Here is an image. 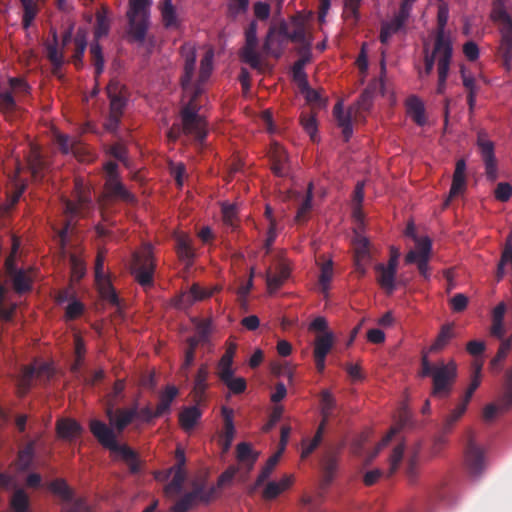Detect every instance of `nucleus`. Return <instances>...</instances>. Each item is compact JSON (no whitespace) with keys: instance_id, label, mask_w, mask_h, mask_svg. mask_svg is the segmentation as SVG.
Segmentation results:
<instances>
[{"instance_id":"obj_1","label":"nucleus","mask_w":512,"mask_h":512,"mask_svg":"<svg viewBox=\"0 0 512 512\" xmlns=\"http://www.w3.org/2000/svg\"><path fill=\"white\" fill-rule=\"evenodd\" d=\"M200 90L196 89L189 101L180 111L181 124H173L167 131L170 141H177L181 135L189 136L198 145H203L207 137V122L205 117L199 114L200 104L197 102Z\"/></svg>"},{"instance_id":"obj_2","label":"nucleus","mask_w":512,"mask_h":512,"mask_svg":"<svg viewBox=\"0 0 512 512\" xmlns=\"http://www.w3.org/2000/svg\"><path fill=\"white\" fill-rule=\"evenodd\" d=\"M421 377H430L432 379L431 396L445 399L448 398L456 382L458 370L455 361H438L431 363L426 354L421 358Z\"/></svg>"},{"instance_id":"obj_3","label":"nucleus","mask_w":512,"mask_h":512,"mask_svg":"<svg viewBox=\"0 0 512 512\" xmlns=\"http://www.w3.org/2000/svg\"><path fill=\"white\" fill-rule=\"evenodd\" d=\"M454 52L453 37H433L432 43L423 44V68H418V76L423 79L429 76L434 66L437 71L450 70Z\"/></svg>"},{"instance_id":"obj_4","label":"nucleus","mask_w":512,"mask_h":512,"mask_svg":"<svg viewBox=\"0 0 512 512\" xmlns=\"http://www.w3.org/2000/svg\"><path fill=\"white\" fill-rule=\"evenodd\" d=\"M490 19L498 25L501 36L499 52L503 65H512V3L510 0H493Z\"/></svg>"},{"instance_id":"obj_5","label":"nucleus","mask_w":512,"mask_h":512,"mask_svg":"<svg viewBox=\"0 0 512 512\" xmlns=\"http://www.w3.org/2000/svg\"><path fill=\"white\" fill-rule=\"evenodd\" d=\"M89 428L98 442L112 452L118 453L128 465L131 474H137L141 470V462L137 453L126 444H119L117 437L111 427L104 422L93 419L89 423Z\"/></svg>"},{"instance_id":"obj_6","label":"nucleus","mask_w":512,"mask_h":512,"mask_svg":"<svg viewBox=\"0 0 512 512\" xmlns=\"http://www.w3.org/2000/svg\"><path fill=\"white\" fill-rule=\"evenodd\" d=\"M106 92L109 99V113L104 122V128L108 132L116 133L127 108L130 92L127 86L117 79L110 80Z\"/></svg>"},{"instance_id":"obj_7","label":"nucleus","mask_w":512,"mask_h":512,"mask_svg":"<svg viewBox=\"0 0 512 512\" xmlns=\"http://www.w3.org/2000/svg\"><path fill=\"white\" fill-rule=\"evenodd\" d=\"M152 0H129L126 13L128 20V37L131 42L143 43L148 27Z\"/></svg>"},{"instance_id":"obj_8","label":"nucleus","mask_w":512,"mask_h":512,"mask_svg":"<svg viewBox=\"0 0 512 512\" xmlns=\"http://www.w3.org/2000/svg\"><path fill=\"white\" fill-rule=\"evenodd\" d=\"M75 186L77 188V195L75 200L65 199L63 201L64 206V214L66 217V221L64 227L60 229L57 233L58 241L61 248H65L68 241V232L73 225V222L78 217H83L91 208L92 202L87 193L84 190H81L79 187V183L76 182Z\"/></svg>"},{"instance_id":"obj_9","label":"nucleus","mask_w":512,"mask_h":512,"mask_svg":"<svg viewBox=\"0 0 512 512\" xmlns=\"http://www.w3.org/2000/svg\"><path fill=\"white\" fill-rule=\"evenodd\" d=\"M132 274L142 287H151L154 281L155 262L152 248L145 245L140 253L133 255Z\"/></svg>"},{"instance_id":"obj_10","label":"nucleus","mask_w":512,"mask_h":512,"mask_svg":"<svg viewBox=\"0 0 512 512\" xmlns=\"http://www.w3.org/2000/svg\"><path fill=\"white\" fill-rule=\"evenodd\" d=\"M464 466L473 477L480 476L487 466L485 450L477 444L472 430L467 431V441L464 448Z\"/></svg>"},{"instance_id":"obj_11","label":"nucleus","mask_w":512,"mask_h":512,"mask_svg":"<svg viewBox=\"0 0 512 512\" xmlns=\"http://www.w3.org/2000/svg\"><path fill=\"white\" fill-rule=\"evenodd\" d=\"M258 24L255 20L251 21L245 29V44L240 50V59L242 62L248 64L253 69H258L261 66V55L258 51V37H257Z\"/></svg>"},{"instance_id":"obj_12","label":"nucleus","mask_w":512,"mask_h":512,"mask_svg":"<svg viewBox=\"0 0 512 512\" xmlns=\"http://www.w3.org/2000/svg\"><path fill=\"white\" fill-rule=\"evenodd\" d=\"M432 242L428 237L417 240L416 249L410 250L405 256L407 264L415 263L420 275L425 279H430L429 260L431 257Z\"/></svg>"},{"instance_id":"obj_13","label":"nucleus","mask_w":512,"mask_h":512,"mask_svg":"<svg viewBox=\"0 0 512 512\" xmlns=\"http://www.w3.org/2000/svg\"><path fill=\"white\" fill-rule=\"evenodd\" d=\"M477 146L485 167L487 180L494 182L499 177L497 160L494 153V143L487 139L484 132H479L477 137Z\"/></svg>"},{"instance_id":"obj_14","label":"nucleus","mask_w":512,"mask_h":512,"mask_svg":"<svg viewBox=\"0 0 512 512\" xmlns=\"http://www.w3.org/2000/svg\"><path fill=\"white\" fill-rule=\"evenodd\" d=\"M52 376V368L47 362L34 363L29 366L23 367L19 380L18 392L21 397L25 396L31 388L32 380L35 377L47 378Z\"/></svg>"},{"instance_id":"obj_15","label":"nucleus","mask_w":512,"mask_h":512,"mask_svg":"<svg viewBox=\"0 0 512 512\" xmlns=\"http://www.w3.org/2000/svg\"><path fill=\"white\" fill-rule=\"evenodd\" d=\"M102 201L105 203L121 201L131 204L136 202V197L126 188L120 178H110L105 179Z\"/></svg>"},{"instance_id":"obj_16","label":"nucleus","mask_w":512,"mask_h":512,"mask_svg":"<svg viewBox=\"0 0 512 512\" xmlns=\"http://www.w3.org/2000/svg\"><path fill=\"white\" fill-rule=\"evenodd\" d=\"M341 446L328 447L321 459V469L323 473L322 484L328 486L335 477L338 468Z\"/></svg>"},{"instance_id":"obj_17","label":"nucleus","mask_w":512,"mask_h":512,"mask_svg":"<svg viewBox=\"0 0 512 512\" xmlns=\"http://www.w3.org/2000/svg\"><path fill=\"white\" fill-rule=\"evenodd\" d=\"M290 268L284 262H279L274 268L270 267L266 271V284L270 294L275 293L289 278Z\"/></svg>"},{"instance_id":"obj_18","label":"nucleus","mask_w":512,"mask_h":512,"mask_svg":"<svg viewBox=\"0 0 512 512\" xmlns=\"http://www.w3.org/2000/svg\"><path fill=\"white\" fill-rule=\"evenodd\" d=\"M269 158L273 173L279 177L288 174V155L286 150L278 143H273L269 150Z\"/></svg>"},{"instance_id":"obj_19","label":"nucleus","mask_w":512,"mask_h":512,"mask_svg":"<svg viewBox=\"0 0 512 512\" xmlns=\"http://www.w3.org/2000/svg\"><path fill=\"white\" fill-rule=\"evenodd\" d=\"M181 51L185 59L184 73L181 77V85L183 90L187 93L190 90L193 91L191 86V80L193 78L195 70L196 52L195 49L188 44L183 45L181 47Z\"/></svg>"},{"instance_id":"obj_20","label":"nucleus","mask_w":512,"mask_h":512,"mask_svg":"<svg viewBox=\"0 0 512 512\" xmlns=\"http://www.w3.org/2000/svg\"><path fill=\"white\" fill-rule=\"evenodd\" d=\"M222 290L221 285H214L211 288H203L199 284L194 283L187 293L182 294L180 298V306L192 305L195 301H201L213 296Z\"/></svg>"},{"instance_id":"obj_21","label":"nucleus","mask_w":512,"mask_h":512,"mask_svg":"<svg viewBox=\"0 0 512 512\" xmlns=\"http://www.w3.org/2000/svg\"><path fill=\"white\" fill-rule=\"evenodd\" d=\"M137 415V407L130 409H117L113 410L112 407H108L106 410V416L110 423L121 433L135 418Z\"/></svg>"},{"instance_id":"obj_22","label":"nucleus","mask_w":512,"mask_h":512,"mask_svg":"<svg viewBox=\"0 0 512 512\" xmlns=\"http://www.w3.org/2000/svg\"><path fill=\"white\" fill-rule=\"evenodd\" d=\"M195 502L208 504L217 498V487H207L206 478L196 480L192 483V490L187 492Z\"/></svg>"},{"instance_id":"obj_23","label":"nucleus","mask_w":512,"mask_h":512,"mask_svg":"<svg viewBox=\"0 0 512 512\" xmlns=\"http://www.w3.org/2000/svg\"><path fill=\"white\" fill-rule=\"evenodd\" d=\"M377 273V283L387 293L392 294L396 289L397 269L379 263L375 266Z\"/></svg>"},{"instance_id":"obj_24","label":"nucleus","mask_w":512,"mask_h":512,"mask_svg":"<svg viewBox=\"0 0 512 512\" xmlns=\"http://www.w3.org/2000/svg\"><path fill=\"white\" fill-rule=\"evenodd\" d=\"M465 172H466V162L464 159H459L455 165L452 184H451L450 191H449V198H454L465 191V189H466Z\"/></svg>"},{"instance_id":"obj_25","label":"nucleus","mask_w":512,"mask_h":512,"mask_svg":"<svg viewBox=\"0 0 512 512\" xmlns=\"http://www.w3.org/2000/svg\"><path fill=\"white\" fill-rule=\"evenodd\" d=\"M56 431L59 438L66 441H73L82 433L83 429L77 421L64 418L57 421Z\"/></svg>"},{"instance_id":"obj_26","label":"nucleus","mask_w":512,"mask_h":512,"mask_svg":"<svg viewBox=\"0 0 512 512\" xmlns=\"http://www.w3.org/2000/svg\"><path fill=\"white\" fill-rule=\"evenodd\" d=\"M333 115L337 120L338 126L342 129L344 140L349 141L353 134L351 110L344 112L343 104L338 102L333 108Z\"/></svg>"},{"instance_id":"obj_27","label":"nucleus","mask_w":512,"mask_h":512,"mask_svg":"<svg viewBox=\"0 0 512 512\" xmlns=\"http://www.w3.org/2000/svg\"><path fill=\"white\" fill-rule=\"evenodd\" d=\"M293 483L292 475H285L278 482L270 481L267 483L263 490L262 496L265 500H273L277 498L282 492L291 487Z\"/></svg>"},{"instance_id":"obj_28","label":"nucleus","mask_w":512,"mask_h":512,"mask_svg":"<svg viewBox=\"0 0 512 512\" xmlns=\"http://www.w3.org/2000/svg\"><path fill=\"white\" fill-rule=\"evenodd\" d=\"M406 109L408 115L417 125L424 126L427 123L424 103L421 101L420 98L414 95L410 96L406 100Z\"/></svg>"},{"instance_id":"obj_29","label":"nucleus","mask_w":512,"mask_h":512,"mask_svg":"<svg viewBox=\"0 0 512 512\" xmlns=\"http://www.w3.org/2000/svg\"><path fill=\"white\" fill-rule=\"evenodd\" d=\"M95 283L101 298L110 304L117 306L119 297L107 275L95 277Z\"/></svg>"},{"instance_id":"obj_30","label":"nucleus","mask_w":512,"mask_h":512,"mask_svg":"<svg viewBox=\"0 0 512 512\" xmlns=\"http://www.w3.org/2000/svg\"><path fill=\"white\" fill-rule=\"evenodd\" d=\"M160 12L165 28L176 29L179 27L176 8L173 5L172 0H163L162 4L160 5Z\"/></svg>"},{"instance_id":"obj_31","label":"nucleus","mask_w":512,"mask_h":512,"mask_svg":"<svg viewBox=\"0 0 512 512\" xmlns=\"http://www.w3.org/2000/svg\"><path fill=\"white\" fill-rule=\"evenodd\" d=\"M178 395V389L173 385L166 386L165 390L159 395V403L156 406V415L168 414L171 410V404Z\"/></svg>"},{"instance_id":"obj_32","label":"nucleus","mask_w":512,"mask_h":512,"mask_svg":"<svg viewBox=\"0 0 512 512\" xmlns=\"http://www.w3.org/2000/svg\"><path fill=\"white\" fill-rule=\"evenodd\" d=\"M201 418V411L196 406L185 407L179 414V422L183 430H192L199 419Z\"/></svg>"},{"instance_id":"obj_33","label":"nucleus","mask_w":512,"mask_h":512,"mask_svg":"<svg viewBox=\"0 0 512 512\" xmlns=\"http://www.w3.org/2000/svg\"><path fill=\"white\" fill-rule=\"evenodd\" d=\"M454 337L453 324L448 323L443 325L435 341L430 346L429 351L434 353L443 350Z\"/></svg>"},{"instance_id":"obj_34","label":"nucleus","mask_w":512,"mask_h":512,"mask_svg":"<svg viewBox=\"0 0 512 512\" xmlns=\"http://www.w3.org/2000/svg\"><path fill=\"white\" fill-rule=\"evenodd\" d=\"M75 48L72 55V61L77 69H80L83 66V56L87 47V38L86 32L83 30H78L74 39H73Z\"/></svg>"},{"instance_id":"obj_35","label":"nucleus","mask_w":512,"mask_h":512,"mask_svg":"<svg viewBox=\"0 0 512 512\" xmlns=\"http://www.w3.org/2000/svg\"><path fill=\"white\" fill-rule=\"evenodd\" d=\"M290 31L288 29V25L286 22H281L277 27L272 26L269 28L267 35L265 37L262 50L263 52H271L274 47V36L275 34H279V36H283V38L289 40Z\"/></svg>"},{"instance_id":"obj_36","label":"nucleus","mask_w":512,"mask_h":512,"mask_svg":"<svg viewBox=\"0 0 512 512\" xmlns=\"http://www.w3.org/2000/svg\"><path fill=\"white\" fill-rule=\"evenodd\" d=\"M280 457L281 451H277L275 454L268 458L264 467L259 473L254 486L250 489V493H253L256 488L260 487L270 477L276 465L278 464Z\"/></svg>"},{"instance_id":"obj_37","label":"nucleus","mask_w":512,"mask_h":512,"mask_svg":"<svg viewBox=\"0 0 512 512\" xmlns=\"http://www.w3.org/2000/svg\"><path fill=\"white\" fill-rule=\"evenodd\" d=\"M10 278L13 288L18 294L26 293L32 289V278L26 270L20 269L11 275Z\"/></svg>"},{"instance_id":"obj_38","label":"nucleus","mask_w":512,"mask_h":512,"mask_svg":"<svg viewBox=\"0 0 512 512\" xmlns=\"http://www.w3.org/2000/svg\"><path fill=\"white\" fill-rule=\"evenodd\" d=\"M237 459L246 463L248 469H252L259 457V453L254 451L249 443L241 442L236 447Z\"/></svg>"},{"instance_id":"obj_39","label":"nucleus","mask_w":512,"mask_h":512,"mask_svg":"<svg viewBox=\"0 0 512 512\" xmlns=\"http://www.w3.org/2000/svg\"><path fill=\"white\" fill-rule=\"evenodd\" d=\"M468 404L461 401L444 419L442 429L444 434H450L455 424L466 412Z\"/></svg>"},{"instance_id":"obj_40","label":"nucleus","mask_w":512,"mask_h":512,"mask_svg":"<svg viewBox=\"0 0 512 512\" xmlns=\"http://www.w3.org/2000/svg\"><path fill=\"white\" fill-rule=\"evenodd\" d=\"M334 337L331 332H325L315 339L314 356L326 357L333 347Z\"/></svg>"},{"instance_id":"obj_41","label":"nucleus","mask_w":512,"mask_h":512,"mask_svg":"<svg viewBox=\"0 0 512 512\" xmlns=\"http://www.w3.org/2000/svg\"><path fill=\"white\" fill-rule=\"evenodd\" d=\"M172 475V480L169 483H167L164 487V494L167 497H174L180 494L187 477L186 472L179 471H173Z\"/></svg>"},{"instance_id":"obj_42","label":"nucleus","mask_w":512,"mask_h":512,"mask_svg":"<svg viewBox=\"0 0 512 512\" xmlns=\"http://www.w3.org/2000/svg\"><path fill=\"white\" fill-rule=\"evenodd\" d=\"M17 109L16 99L9 89H0V111L6 118L13 116Z\"/></svg>"},{"instance_id":"obj_43","label":"nucleus","mask_w":512,"mask_h":512,"mask_svg":"<svg viewBox=\"0 0 512 512\" xmlns=\"http://www.w3.org/2000/svg\"><path fill=\"white\" fill-rule=\"evenodd\" d=\"M449 19V10L446 5H440L437 13V27L433 37H453L451 31L446 29Z\"/></svg>"},{"instance_id":"obj_44","label":"nucleus","mask_w":512,"mask_h":512,"mask_svg":"<svg viewBox=\"0 0 512 512\" xmlns=\"http://www.w3.org/2000/svg\"><path fill=\"white\" fill-rule=\"evenodd\" d=\"M27 161L32 177L35 180H41L43 178L45 163L40 153L37 150H32Z\"/></svg>"},{"instance_id":"obj_45","label":"nucleus","mask_w":512,"mask_h":512,"mask_svg":"<svg viewBox=\"0 0 512 512\" xmlns=\"http://www.w3.org/2000/svg\"><path fill=\"white\" fill-rule=\"evenodd\" d=\"M312 184L310 183L307 189V193L305 198L303 199L301 205L299 206L297 213L295 215V222L298 224H302L307 221L308 214L312 209V199H313V192H312Z\"/></svg>"},{"instance_id":"obj_46","label":"nucleus","mask_w":512,"mask_h":512,"mask_svg":"<svg viewBox=\"0 0 512 512\" xmlns=\"http://www.w3.org/2000/svg\"><path fill=\"white\" fill-rule=\"evenodd\" d=\"M416 0H402L398 13L392 19L396 29H402L410 17L412 7Z\"/></svg>"},{"instance_id":"obj_47","label":"nucleus","mask_w":512,"mask_h":512,"mask_svg":"<svg viewBox=\"0 0 512 512\" xmlns=\"http://www.w3.org/2000/svg\"><path fill=\"white\" fill-rule=\"evenodd\" d=\"M6 294V288L0 284V320L10 322L13 319L17 306L15 303L6 305Z\"/></svg>"},{"instance_id":"obj_48","label":"nucleus","mask_w":512,"mask_h":512,"mask_svg":"<svg viewBox=\"0 0 512 512\" xmlns=\"http://www.w3.org/2000/svg\"><path fill=\"white\" fill-rule=\"evenodd\" d=\"M212 62H213V52L210 50V51H207L204 55V57L201 59V63H200V71H199V83L198 85L193 88V92L196 90V89H199L201 90L200 88V83H204L205 81H207V79L209 78L211 72H212ZM202 92V91H200ZM201 93H199L200 95Z\"/></svg>"},{"instance_id":"obj_49","label":"nucleus","mask_w":512,"mask_h":512,"mask_svg":"<svg viewBox=\"0 0 512 512\" xmlns=\"http://www.w3.org/2000/svg\"><path fill=\"white\" fill-rule=\"evenodd\" d=\"M298 86H299L300 93L304 96L307 103H309L311 105L318 106V107H321L322 105H324L323 99H322L319 91L311 88L309 86L308 81H303V83H299Z\"/></svg>"},{"instance_id":"obj_50","label":"nucleus","mask_w":512,"mask_h":512,"mask_svg":"<svg viewBox=\"0 0 512 512\" xmlns=\"http://www.w3.org/2000/svg\"><path fill=\"white\" fill-rule=\"evenodd\" d=\"M209 371L207 365H201L197 371V374L195 376L194 380V393L197 397L201 398L208 385H207V379H208Z\"/></svg>"},{"instance_id":"obj_51","label":"nucleus","mask_w":512,"mask_h":512,"mask_svg":"<svg viewBox=\"0 0 512 512\" xmlns=\"http://www.w3.org/2000/svg\"><path fill=\"white\" fill-rule=\"evenodd\" d=\"M90 54L92 63L95 68L96 77L100 76L104 71V57L102 53V47L98 41H93L90 45Z\"/></svg>"},{"instance_id":"obj_52","label":"nucleus","mask_w":512,"mask_h":512,"mask_svg":"<svg viewBox=\"0 0 512 512\" xmlns=\"http://www.w3.org/2000/svg\"><path fill=\"white\" fill-rule=\"evenodd\" d=\"M354 259L370 261L369 240L358 235L354 240Z\"/></svg>"},{"instance_id":"obj_53","label":"nucleus","mask_w":512,"mask_h":512,"mask_svg":"<svg viewBox=\"0 0 512 512\" xmlns=\"http://www.w3.org/2000/svg\"><path fill=\"white\" fill-rule=\"evenodd\" d=\"M34 442H29L18 453V466L21 471H26L30 468L34 458Z\"/></svg>"},{"instance_id":"obj_54","label":"nucleus","mask_w":512,"mask_h":512,"mask_svg":"<svg viewBox=\"0 0 512 512\" xmlns=\"http://www.w3.org/2000/svg\"><path fill=\"white\" fill-rule=\"evenodd\" d=\"M332 278H333V262H332V260H328L322 264L321 273L319 276V285L321 288V292L323 294H327Z\"/></svg>"},{"instance_id":"obj_55","label":"nucleus","mask_w":512,"mask_h":512,"mask_svg":"<svg viewBox=\"0 0 512 512\" xmlns=\"http://www.w3.org/2000/svg\"><path fill=\"white\" fill-rule=\"evenodd\" d=\"M10 504L14 512H29V498L23 489L14 492Z\"/></svg>"},{"instance_id":"obj_56","label":"nucleus","mask_w":512,"mask_h":512,"mask_svg":"<svg viewBox=\"0 0 512 512\" xmlns=\"http://www.w3.org/2000/svg\"><path fill=\"white\" fill-rule=\"evenodd\" d=\"M48 488L64 500L69 501L73 497V492L64 479H55L51 481Z\"/></svg>"},{"instance_id":"obj_57","label":"nucleus","mask_w":512,"mask_h":512,"mask_svg":"<svg viewBox=\"0 0 512 512\" xmlns=\"http://www.w3.org/2000/svg\"><path fill=\"white\" fill-rule=\"evenodd\" d=\"M321 415L323 418L329 419L336 407V400L330 391L324 390L320 395Z\"/></svg>"},{"instance_id":"obj_58","label":"nucleus","mask_w":512,"mask_h":512,"mask_svg":"<svg viewBox=\"0 0 512 512\" xmlns=\"http://www.w3.org/2000/svg\"><path fill=\"white\" fill-rule=\"evenodd\" d=\"M23 7V27L27 29L35 19L38 8L34 0H20Z\"/></svg>"},{"instance_id":"obj_59","label":"nucleus","mask_w":512,"mask_h":512,"mask_svg":"<svg viewBox=\"0 0 512 512\" xmlns=\"http://www.w3.org/2000/svg\"><path fill=\"white\" fill-rule=\"evenodd\" d=\"M53 41L54 43L48 44L47 49V57L49 61L52 63L54 67H61L64 63V56L61 51L57 48V34L53 33Z\"/></svg>"},{"instance_id":"obj_60","label":"nucleus","mask_w":512,"mask_h":512,"mask_svg":"<svg viewBox=\"0 0 512 512\" xmlns=\"http://www.w3.org/2000/svg\"><path fill=\"white\" fill-rule=\"evenodd\" d=\"M310 56V52L307 51L293 64V76L298 84L303 83V81H308L304 67L310 61Z\"/></svg>"},{"instance_id":"obj_61","label":"nucleus","mask_w":512,"mask_h":512,"mask_svg":"<svg viewBox=\"0 0 512 512\" xmlns=\"http://www.w3.org/2000/svg\"><path fill=\"white\" fill-rule=\"evenodd\" d=\"M249 7V0H230L227 7V16L235 20L239 15L245 14Z\"/></svg>"},{"instance_id":"obj_62","label":"nucleus","mask_w":512,"mask_h":512,"mask_svg":"<svg viewBox=\"0 0 512 512\" xmlns=\"http://www.w3.org/2000/svg\"><path fill=\"white\" fill-rule=\"evenodd\" d=\"M9 90L12 91L13 94L18 96H26L30 93L29 84L20 77H10L8 79Z\"/></svg>"},{"instance_id":"obj_63","label":"nucleus","mask_w":512,"mask_h":512,"mask_svg":"<svg viewBox=\"0 0 512 512\" xmlns=\"http://www.w3.org/2000/svg\"><path fill=\"white\" fill-rule=\"evenodd\" d=\"M500 402L504 409L512 407V367L506 372L505 390L500 398Z\"/></svg>"},{"instance_id":"obj_64","label":"nucleus","mask_w":512,"mask_h":512,"mask_svg":"<svg viewBox=\"0 0 512 512\" xmlns=\"http://www.w3.org/2000/svg\"><path fill=\"white\" fill-rule=\"evenodd\" d=\"M222 383L225 384L229 391L235 395L242 394L247 389V382L246 379L243 377L233 376L229 378V380L224 381Z\"/></svg>"}]
</instances>
